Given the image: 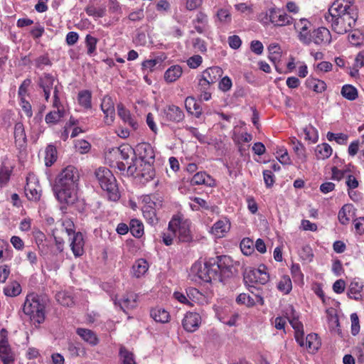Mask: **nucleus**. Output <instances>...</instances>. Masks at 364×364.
I'll list each match as a JSON object with an SVG mask.
<instances>
[{
	"mask_svg": "<svg viewBox=\"0 0 364 364\" xmlns=\"http://www.w3.org/2000/svg\"><path fill=\"white\" fill-rule=\"evenodd\" d=\"M358 18L354 0H336L328 8L326 20L332 29L338 34L349 32L354 27Z\"/></svg>",
	"mask_w": 364,
	"mask_h": 364,
	"instance_id": "1",
	"label": "nucleus"
},
{
	"mask_svg": "<svg viewBox=\"0 0 364 364\" xmlns=\"http://www.w3.org/2000/svg\"><path fill=\"white\" fill-rule=\"evenodd\" d=\"M191 220L183 215H174L168 223V232L163 235V242L171 245L176 240L178 242L188 243L193 240L191 230Z\"/></svg>",
	"mask_w": 364,
	"mask_h": 364,
	"instance_id": "2",
	"label": "nucleus"
},
{
	"mask_svg": "<svg viewBox=\"0 0 364 364\" xmlns=\"http://www.w3.org/2000/svg\"><path fill=\"white\" fill-rule=\"evenodd\" d=\"M95 175L102 189L107 192L108 198L112 201H117L120 198V193L112 173L107 168L100 167L95 171Z\"/></svg>",
	"mask_w": 364,
	"mask_h": 364,
	"instance_id": "3",
	"label": "nucleus"
},
{
	"mask_svg": "<svg viewBox=\"0 0 364 364\" xmlns=\"http://www.w3.org/2000/svg\"><path fill=\"white\" fill-rule=\"evenodd\" d=\"M258 21L264 26L272 24L276 27H283L291 25L293 18L279 9L271 8L261 12L257 17Z\"/></svg>",
	"mask_w": 364,
	"mask_h": 364,
	"instance_id": "4",
	"label": "nucleus"
},
{
	"mask_svg": "<svg viewBox=\"0 0 364 364\" xmlns=\"http://www.w3.org/2000/svg\"><path fill=\"white\" fill-rule=\"evenodd\" d=\"M44 305L41 303L39 296L36 294L27 295L23 305V312L29 316L34 323H41L45 320Z\"/></svg>",
	"mask_w": 364,
	"mask_h": 364,
	"instance_id": "5",
	"label": "nucleus"
},
{
	"mask_svg": "<svg viewBox=\"0 0 364 364\" xmlns=\"http://www.w3.org/2000/svg\"><path fill=\"white\" fill-rule=\"evenodd\" d=\"M136 153L139 156L140 162H144L146 166L145 178L146 180L153 178L154 171L151 164L154 161L155 154L152 146L148 143H140L136 146Z\"/></svg>",
	"mask_w": 364,
	"mask_h": 364,
	"instance_id": "6",
	"label": "nucleus"
},
{
	"mask_svg": "<svg viewBox=\"0 0 364 364\" xmlns=\"http://www.w3.org/2000/svg\"><path fill=\"white\" fill-rule=\"evenodd\" d=\"M38 84L42 89L45 100L48 102L51 92L53 94V100H55V92H57L58 96V81L51 74L43 73L38 79Z\"/></svg>",
	"mask_w": 364,
	"mask_h": 364,
	"instance_id": "7",
	"label": "nucleus"
},
{
	"mask_svg": "<svg viewBox=\"0 0 364 364\" xmlns=\"http://www.w3.org/2000/svg\"><path fill=\"white\" fill-rule=\"evenodd\" d=\"M78 180L77 169L73 166H68L59 174L55 187H77Z\"/></svg>",
	"mask_w": 364,
	"mask_h": 364,
	"instance_id": "8",
	"label": "nucleus"
},
{
	"mask_svg": "<svg viewBox=\"0 0 364 364\" xmlns=\"http://www.w3.org/2000/svg\"><path fill=\"white\" fill-rule=\"evenodd\" d=\"M156 197L152 195H145L141 197V210L144 217L150 223H154L156 220V210L161 206V201H155Z\"/></svg>",
	"mask_w": 364,
	"mask_h": 364,
	"instance_id": "9",
	"label": "nucleus"
},
{
	"mask_svg": "<svg viewBox=\"0 0 364 364\" xmlns=\"http://www.w3.org/2000/svg\"><path fill=\"white\" fill-rule=\"evenodd\" d=\"M265 265L261 264L257 269L246 270L244 279L246 282L264 285L269 280V275Z\"/></svg>",
	"mask_w": 364,
	"mask_h": 364,
	"instance_id": "10",
	"label": "nucleus"
},
{
	"mask_svg": "<svg viewBox=\"0 0 364 364\" xmlns=\"http://www.w3.org/2000/svg\"><path fill=\"white\" fill-rule=\"evenodd\" d=\"M197 274L198 277L205 282L221 281V278H220V267L217 265L216 261L205 262L203 267L198 269Z\"/></svg>",
	"mask_w": 364,
	"mask_h": 364,
	"instance_id": "11",
	"label": "nucleus"
},
{
	"mask_svg": "<svg viewBox=\"0 0 364 364\" xmlns=\"http://www.w3.org/2000/svg\"><path fill=\"white\" fill-rule=\"evenodd\" d=\"M311 23L306 18H300L294 22V27L297 38L304 45L309 46L311 43V33L310 32Z\"/></svg>",
	"mask_w": 364,
	"mask_h": 364,
	"instance_id": "12",
	"label": "nucleus"
},
{
	"mask_svg": "<svg viewBox=\"0 0 364 364\" xmlns=\"http://www.w3.org/2000/svg\"><path fill=\"white\" fill-rule=\"evenodd\" d=\"M223 70L218 66L208 68L205 70L199 79L198 87L202 89H209L210 85L217 82V80L222 76Z\"/></svg>",
	"mask_w": 364,
	"mask_h": 364,
	"instance_id": "13",
	"label": "nucleus"
},
{
	"mask_svg": "<svg viewBox=\"0 0 364 364\" xmlns=\"http://www.w3.org/2000/svg\"><path fill=\"white\" fill-rule=\"evenodd\" d=\"M41 187L37 176L33 173H29L26 177L25 194L29 200L38 201L41 196Z\"/></svg>",
	"mask_w": 364,
	"mask_h": 364,
	"instance_id": "14",
	"label": "nucleus"
},
{
	"mask_svg": "<svg viewBox=\"0 0 364 364\" xmlns=\"http://www.w3.org/2000/svg\"><path fill=\"white\" fill-rule=\"evenodd\" d=\"M8 333L5 329L0 331V358L4 364H11L15 355L8 341Z\"/></svg>",
	"mask_w": 364,
	"mask_h": 364,
	"instance_id": "15",
	"label": "nucleus"
},
{
	"mask_svg": "<svg viewBox=\"0 0 364 364\" xmlns=\"http://www.w3.org/2000/svg\"><path fill=\"white\" fill-rule=\"evenodd\" d=\"M287 318L295 331V339L299 346L304 345L303 324L299 321L295 311L291 306L286 309Z\"/></svg>",
	"mask_w": 364,
	"mask_h": 364,
	"instance_id": "16",
	"label": "nucleus"
},
{
	"mask_svg": "<svg viewBox=\"0 0 364 364\" xmlns=\"http://www.w3.org/2000/svg\"><path fill=\"white\" fill-rule=\"evenodd\" d=\"M53 107L54 109L48 112L45 117V121L48 124L53 125L57 124L64 116L65 109L62 105L59 96H57L56 91L55 92V100L53 102Z\"/></svg>",
	"mask_w": 364,
	"mask_h": 364,
	"instance_id": "17",
	"label": "nucleus"
},
{
	"mask_svg": "<svg viewBox=\"0 0 364 364\" xmlns=\"http://www.w3.org/2000/svg\"><path fill=\"white\" fill-rule=\"evenodd\" d=\"M55 192L61 203L73 204L77 200V187H55Z\"/></svg>",
	"mask_w": 364,
	"mask_h": 364,
	"instance_id": "18",
	"label": "nucleus"
},
{
	"mask_svg": "<svg viewBox=\"0 0 364 364\" xmlns=\"http://www.w3.org/2000/svg\"><path fill=\"white\" fill-rule=\"evenodd\" d=\"M160 116L163 122H179L184 118L183 112L178 107L168 105L161 110Z\"/></svg>",
	"mask_w": 364,
	"mask_h": 364,
	"instance_id": "19",
	"label": "nucleus"
},
{
	"mask_svg": "<svg viewBox=\"0 0 364 364\" xmlns=\"http://www.w3.org/2000/svg\"><path fill=\"white\" fill-rule=\"evenodd\" d=\"M331 41V34L328 29L320 27L311 32V43L319 46L328 45Z\"/></svg>",
	"mask_w": 364,
	"mask_h": 364,
	"instance_id": "20",
	"label": "nucleus"
},
{
	"mask_svg": "<svg viewBox=\"0 0 364 364\" xmlns=\"http://www.w3.org/2000/svg\"><path fill=\"white\" fill-rule=\"evenodd\" d=\"M101 109L105 114V122L111 124L114 120L115 109L113 100L109 96H105L102 100Z\"/></svg>",
	"mask_w": 364,
	"mask_h": 364,
	"instance_id": "21",
	"label": "nucleus"
},
{
	"mask_svg": "<svg viewBox=\"0 0 364 364\" xmlns=\"http://www.w3.org/2000/svg\"><path fill=\"white\" fill-rule=\"evenodd\" d=\"M201 323L200 316L196 312H188L182 321L183 328L188 332L196 331Z\"/></svg>",
	"mask_w": 364,
	"mask_h": 364,
	"instance_id": "22",
	"label": "nucleus"
},
{
	"mask_svg": "<svg viewBox=\"0 0 364 364\" xmlns=\"http://www.w3.org/2000/svg\"><path fill=\"white\" fill-rule=\"evenodd\" d=\"M70 247L75 257H78L84 253L85 240L80 232H74L69 238Z\"/></svg>",
	"mask_w": 364,
	"mask_h": 364,
	"instance_id": "23",
	"label": "nucleus"
},
{
	"mask_svg": "<svg viewBox=\"0 0 364 364\" xmlns=\"http://www.w3.org/2000/svg\"><path fill=\"white\" fill-rule=\"evenodd\" d=\"M216 264L218 265V267H220V278H221L222 274L229 277L235 273L233 261L228 256L224 255L218 257Z\"/></svg>",
	"mask_w": 364,
	"mask_h": 364,
	"instance_id": "24",
	"label": "nucleus"
},
{
	"mask_svg": "<svg viewBox=\"0 0 364 364\" xmlns=\"http://www.w3.org/2000/svg\"><path fill=\"white\" fill-rule=\"evenodd\" d=\"M230 229V223L228 218H223L215 222L210 232L216 237H223Z\"/></svg>",
	"mask_w": 364,
	"mask_h": 364,
	"instance_id": "25",
	"label": "nucleus"
},
{
	"mask_svg": "<svg viewBox=\"0 0 364 364\" xmlns=\"http://www.w3.org/2000/svg\"><path fill=\"white\" fill-rule=\"evenodd\" d=\"M193 24L198 33H205L208 28V16L202 11L198 12L195 18L193 20Z\"/></svg>",
	"mask_w": 364,
	"mask_h": 364,
	"instance_id": "26",
	"label": "nucleus"
},
{
	"mask_svg": "<svg viewBox=\"0 0 364 364\" xmlns=\"http://www.w3.org/2000/svg\"><path fill=\"white\" fill-rule=\"evenodd\" d=\"M117 303L124 311L133 309L137 306V295L132 292L127 293Z\"/></svg>",
	"mask_w": 364,
	"mask_h": 364,
	"instance_id": "27",
	"label": "nucleus"
},
{
	"mask_svg": "<svg viewBox=\"0 0 364 364\" xmlns=\"http://www.w3.org/2000/svg\"><path fill=\"white\" fill-rule=\"evenodd\" d=\"M355 208L351 204L344 205L338 212V218L342 225H347L355 215Z\"/></svg>",
	"mask_w": 364,
	"mask_h": 364,
	"instance_id": "28",
	"label": "nucleus"
},
{
	"mask_svg": "<svg viewBox=\"0 0 364 364\" xmlns=\"http://www.w3.org/2000/svg\"><path fill=\"white\" fill-rule=\"evenodd\" d=\"M193 185H205L213 187L215 185V180L205 171L196 173L191 179Z\"/></svg>",
	"mask_w": 364,
	"mask_h": 364,
	"instance_id": "29",
	"label": "nucleus"
},
{
	"mask_svg": "<svg viewBox=\"0 0 364 364\" xmlns=\"http://www.w3.org/2000/svg\"><path fill=\"white\" fill-rule=\"evenodd\" d=\"M14 134L16 146L18 148L25 146L26 144V135L23 124L21 122H18L15 124Z\"/></svg>",
	"mask_w": 364,
	"mask_h": 364,
	"instance_id": "30",
	"label": "nucleus"
},
{
	"mask_svg": "<svg viewBox=\"0 0 364 364\" xmlns=\"http://www.w3.org/2000/svg\"><path fill=\"white\" fill-rule=\"evenodd\" d=\"M215 22L220 25L227 26L232 22V14L228 8L218 9L215 14Z\"/></svg>",
	"mask_w": 364,
	"mask_h": 364,
	"instance_id": "31",
	"label": "nucleus"
},
{
	"mask_svg": "<svg viewBox=\"0 0 364 364\" xmlns=\"http://www.w3.org/2000/svg\"><path fill=\"white\" fill-rule=\"evenodd\" d=\"M76 333L84 341L92 346L97 345L99 343L97 335L90 329L78 328Z\"/></svg>",
	"mask_w": 364,
	"mask_h": 364,
	"instance_id": "32",
	"label": "nucleus"
},
{
	"mask_svg": "<svg viewBox=\"0 0 364 364\" xmlns=\"http://www.w3.org/2000/svg\"><path fill=\"white\" fill-rule=\"evenodd\" d=\"M136 163L130 161H121L117 164V167L120 171H127V173L134 175L141 176L143 178L146 177V173L136 166Z\"/></svg>",
	"mask_w": 364,
	"mask_h": 364,
	"instance_id": "33",
	"label": "nucleus"
},
{
	"mask_svg": "<svg viewBox=\"0 0 364 364\" xmlns=\"http://www.w3.org/2000/svg\"><path fill=\"white\" fill-rule=\"evenodd\" d=\"M148 269L149 264L146 260L144 259H139L134 263L132 272L135 277L139 278L144 275Z\"/></svg>",
	"mask_w": 364,
	"mask_h": 364,
	"instance_id": "34",
	"label": "nucleus"
},
{
	"mask_svg": "<svg viewBox=\"0 0 364 364\" xmlns=\"http://www.w3.org/2000/svg\"><path fill=\"white\" fill-rule=\"evenodd\" d=\"M117 113L119 117L127 124L134 129H136L137 123L132 118L130 112L122 104L117 105Z\"/></svg>",
	"mask_w": 364,
	"mask_h": 364,
	"instance_id": "35",
	"label": "nucleus"
},
{
	"mask_svg": "<svg viewBox=\"0 0 364 364\" xmlns=\"http://www.w3.org/2000/svg\"><path fill=\"white\" fill-rule=\"evenodd\" d=\"M116 152L119 155L120 159L123 161H130L134 162L135 151L128 145H122L117 149ZM139 160L136 159L135 163H138Z\"/></svg>",
	"mask_w": 364,
	"mask_h": 364,
	"instance_id": "36",
	"label": "nucleus"
},
{
	"mask_svg": "<svg viewBox=\"0 0 364 364\" xmlns=\"http://www.w3.org/2000/svg\"><path fill=\"white\" fill-rule=\"evenodd\" d=\"M363 285L361 282L353 280L350 282L348 289V296L350 299L355 300H360L362 299L361 292L363 290Z\"/></svg>",
	"mask_w": 364,
	"mask_h": 364,
	"instance_id": "37",
	"label": "nucleus"
},
{
	"mask_svg": "<svg viewBox=\"0 0 364 364\" xmlns=\"http://www.w3.org/2000/svg\"><path fill=\"white\" fill-rule=\"evenodd\" d=\"M183 70L180 65L171 66L164 73V80L167 82L176 81L182 75Z\"/></svg>",
	"mask_w": 364,
	"mask_h": 364,
	"instance_id": "38",
	"label": "nucleus"
},
{
	"mask_svg": "<svg viewBox=\"0 0 364 364\" xmlns=\"http://www.w3.org/2000/svg\"><path fill=\"white\" fill-rule=\"evenodd\" d=\"M321 346V341L316 333H310L307 335L304 339V347H306L309 351H316Z\"/></svg>",
	"mask_w": 364,
	"mask_h": 364,
	"instance_id": "39",
	"label": "nucleus"
},
{
	"mask_svg": "<svg viewBox=\"0 0 364 364\" xmlns=\"http://www.w3.org/2000/svg\"><path fill=\"white\" fill-rule=\"evenodd\" d=\"M150 315L155 321L165 323L170 319V315L167 311L161 308H154L151 310Z\"/></svg>",
	"mask_w": 364,
	"mask_h": 364,
	"instance_id": "40",
	"label": "nucleus"
},
{
	"mask_svg": "<svg viewBox=\"0 0 364 364\" xmlns=\"http://www.w3.org/2000/svg\"><path fill=\"white\" fill-rule=\"evenodd\" d=\"M333 149L331 146L327 143H323L316 146L315 154L317 159H326L330 157L332 154Z\"/></svg>",
	"mask_w": 364,
	"mask_h": 364,
	"instance_id": "41",
	"label": "nucleus"
},
{
	"mask_svg": "<svg viewBox=\"0 0 364 364\" xmlns=\"http://www.w3.org/2000/svg\"><path fill=\"white\" fill-rule=\"evenodd\" d=\"M129 231L134 237L140 238L144 235L143 223L137 219L131 220L129 223Z\"/></svg>",
	"mask_w": 364,
	"mask_h": 364,
	"instance_id": "42",
	"label": "nucleus"
},
{
	"mask_svg": "<svg viewBox=\"0 0 364 364\" xmlns=\"http://www.w3.org/2000/svg\"><path fill=\"white\" fill-rule=\"evenodd\" d=\"M57 159L56 148L49 144L45 150V164L46 166H50Z\"/></svg>",
	"mask_w": 364,
	"mask_h": 364,
	"instance_id": "43",
	"label": "nucleus"
},
{
	"mask_svg": "<svg viewBox=\"0 0 364 364\" xmlns=\"http://www.w3.org/2000/svg\"><path fill=\"white\" fill-rule=\"evenodd\" d=\"M12 257V250L9 243L3 240H0V263L10 259Z\"/></svg>",
	"mask_w": 364,
	"mask_h": 364,
	"instance_id": "44",
	"label": "nucleus"
},
{
	"mask_svg": "<svg viewBox=\"0 0 364 364\" xmlns=\"http://www.w3.org/2000/svg\"><path fill=\"white\" fill-rule=\"evenodd\" d=\"M278 289L284 294H289L292 289V284L289 276H283L277 284Z\"/></svg>",
	"mask_w": 364,
	"mask_h": 364,
	"instance_id": "45",
	"label": "nucleus"
},
{
	"mask_svg": "<svg viewBox=\"0 0 364 364\" xmlns=\"http://www.w3.org/2000/svg\"><path fill=\"white\" fill-rule=\"evenodd\" d=\"M341 95L348 100H354L358 97V90L351 85H345L342 87Z\"/></svg>",
	"mask_w": 364,
	"mask_h": 364,
	"instance_id": "46",
	"label": "nucleus"
},
{
	"mask_svg": "<svg viewBox=\"0 0 364 364\" xmlns=\"http://www.w3.org/2000/svg\"><path fill=\"white\" fill-rule=\"evenodd\" d=\"M55 298L59 304L65 306H70L74 304L73 298L67 291H59Z\"/></svg>",
	"mask_w": 364,
	"mask_h": 364,
	"instance_id": "47",
	"label": "nucleus"
},
{
	"mask_svg": "<svg viewBox=\"0 0 364 364\" xmlns=\"http://www.w3.org/2000/svg\"><path fill=\"white\" fill-rule=\"evenodd\" d=\"M4 292L8 296H16L21 292V287L17 282H12L4 288Z\"/></svg>",
	"mask_w": 364,
	"mask_h": 364,
	"instance_id": "48",
	"label": "nucleus"
},
{
	"mask_svg": "<svg viewBox=\"0 0 364 364\" xmlns=\"http://www.w3.org/2000/svg\"><path fill=\"white\" fill-rule=\"evenodd\" d=\"M91 92L88 90H82L78 93L79 104L85 108L91 107Z\"/></svg>",
	"mask_w": 364,
	"mask_h": 364,
	"instance_id": "49",
	"label": "nucleus"
},
{
	"mask_svg": "<svg viewBox=\"0 0 364 364\" xmlns=\"http://www.w3.org/2000/svg\"><path fill=\"white\" fill-rule=\"evenodd\" d=\"M240 249L245 255H250L255 250V244L252 240L244 238L240 242Z\"/></svg>",
	"mask_w": 364,
	"mask_h": 364,
	"instance_id": "50",
	"label": "nucleus"
},
{
	"mask_svg": "<svg viewBox=\"0 0 364 364\" xmlns=\"http://www.w3.org/2000/svg\"><path fill=\"white\" fill-rule=\"evenodd\" d=\"M11 166L3 164L0 168V186H5L10 178Z\"/></svg>",
	"mask_w": 364,
	"mask_h": 364,
	"instance_id": "51",
	"label": "nucleus"
},
{
	"mask_svg": "<svg viewBox=\"0 0 364 364\" xmlns=\"http://www.w3.org/2000/svg\"><path fill=\"white\" fill-rule=\"evenodd\" d=\"M299 255L300 258L306 262H311L314 258V253L309 245L303 246L300 250Z\"/></svg>",
	"mask_w": 364,
	"mask_h": 364,
	"instance_id": "52",
	"label": "nucleus"
},
{
	"mask_svg": "<svg viewBox=\"0 0 364 364\" xmlns=\"http://www.w3.org/2000/svg\"><path fill=\"white\" fill-rule=\"evenodd\" d=\"M122 364H136L134 355L125 348L122 347L119 350Z\"/></svg>",
	"mask_w": 364,
	"mask_h": 364,
	"instance_id": "53",
	"label": "nucleus"
},
{
	"mask_svg": "<svg viewBox=\"0 0 364 364\" xmlns=\"http://www.w3.org/2000/svg\"><path fill=\"white\" fill-rule=\"evenodd\" d=\"M293 150L296 154L297 157L301 161H305L306 156L305 154V148L301 143L299 141L293 140Z\"/></svg>",
	"mask_w": 364,
	"mask_h": 364,
	"instance_id": "54",
	"label": "nucleus"
},
{
	"mask_svg": "<svg viewBox=\"0 0 364 364\" xmlns=\"http://www.w3.org/2000/svg\"><path fill=\"white\" fill-rule=\"evenodd\" d=\"M236 301L240 304H245L247 307H252L256 304L255 299L245 293L240 294L236 299Z\"/></svg>",
	"mask_w": 364,
	"mask_h": 364,
	"instance_id": "55",
	"label": "nucleus"
},
{
	"mask_svg": "<svg viewBox=\"0 0 364 364\" xmlns=\"http://www.w3.org/2000/svg\"><path fill=\"white\" fill-rule=\"evenodd\" d=\"M327 139L328 141L335 140L339 144H346L347 143L348 136L343 133L334 134L332 132H328Z\"/></svg>",
	"mask_w": 364,
	"mask_h": 364,
	"instance_id": "56",
	"label": "nucleus"
},
{
	"mask_svg": "<svg viewBox=\"0 0 364 364\" xmlns=\"http://www.w3.org/2000/svg\"><path fill=\"white\" fill-rule=\"evenodd\" d=\"M349 43L353 46H359L363 41V36L358 30L350 31L348 36Z\"/></svg>",
	"mask_w": 364,
	"mask_h": 364,
	"instance_id": "57",
	"label": "nucleus"
},
{
	"mask_svg": "<svg viewBox=\"0 0 364 364\" xmlns=\"http://www.w3.org/2000/svg\"><path fill=\"white\" fill-rule=\"evenodd\" d=\"M276 156L279 161L282 164H290L291 160L287 150L283 147H279L276 151Z\"/></svg>",
	"mask_w": 364,
	"mask_h": 364,
	"instance_id": "58",
	"label": "nucleus"
},
{
	"mask_svg": "<svg viewBox=\"0 0 364 364\" xmlns=\"http://www.w3.org/2000/svg\"><path fill=\"white\" fill-rule=\"evenodd\" d=\"M305 139L314 143L316 142L318 139L317 130L312 126H309L304 129Z\"/></svg>",
	"mask_w": 364,
	"mask_h": 364,
	"instance_id": "59",
	"label": "nucleus"
},
{
	"mask_svg": "<svg viewBox=\"0 0 364 364\" xmlns=\"http://www.w3.org/2000/svg\"><path fill=\"white\" fill-rule=\"evenodd\" d=\"M85 43L87 47V54L91 55L96 50L97 39L91 35H87L85 38Z\"/></svg>",
	"mask_w": 364,
	"mask_h": 364,
	"instance_id": "60",
	"label": "nucleus"
},
{
	"mask_svg": "<svg viewBox=\"0 0 364 364\" xmlns=\"http://www.w3.org/2000/svg\"><path fill=\"white\" fill-rule=\"evenodd\" d=\"M291 274L295 282H303L304 274L301 272L300 266L299 264H292L291 267Z\"/></svg>",
	"mask_w": 364,
	"mask_h": 364,
	"instance_id": "61",
	"label": "nucleus"
},
{
	"mask_svg": "<svg viewBox=\"0 0 364 364\" xmlns=\"http://www.w3.org/2000/svg\"><path fill=\"white\" fill-rule=\"evenodd\" d=\"M186 294L188 296V299L191 301V306H193V302H196L199 300L201 294L199 292V291L193 287H190L186 289Z\"/></svg>",
	"mask_w": 364,
	"mask_h": 364,
	"instance_id": "62",
	"label": "nucleus"
},
{
	"mask_svg": "<svg viewBox=\"0 0 364 364\" xmlns=\"http://www.w3.org/2000/svg\"><path fill=\"white\" fill-rule=\"evenodd\" d=\"M75 147L80 154H85L90 149V144L85 140H77L75 141Z\"/></svg>",
	"mask_w": 364,
	"mask_h": 364,
	"instance_id": "63",
	"label": "nucleus"
},
{
	"mask_svg": "<svg viewBox=\"0 0 364 364\" xmlns=\"http://www.w3.org/2000/svg\"><path fill=\"white\" fill-rule=\"evenodd\" d=\"M309 87H311L316 92H322L326 89V84L323 81L313 79L309 82Z\"/></svg>",
	"mask_w": 364,
	"mask_h": 364,
	"instance_id": "64",
	"label": "nucleus"
}]
</instances>
